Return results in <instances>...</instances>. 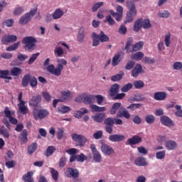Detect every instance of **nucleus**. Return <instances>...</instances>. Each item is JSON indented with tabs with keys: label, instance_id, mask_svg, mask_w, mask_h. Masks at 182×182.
Listing matches in <instances>:
<instances>
[{
	"label": "nucleus",
	"instance_id": "55",
	"mask_svg": "<svg viewBox=\"0 0 182 182\" xmlns=\"http://www.w3.org/2000/svg\"><path fill=\"white\" fill-rule=\"evenodd\" d=\"M158 16L159 18H169L170 17V12H168V11H159V14H158Z\"/></svg>",
	"mask_w": 182,
	"mask_h": 182
},
{
	"label": "nucleus",
	"instance_id": "33",
	"mask_svg": "<svg viewBox=\"0 0 182 182\" xmlns=\"http://www.w3.org/2000/svg\"><path fill=\"white\" fill-rule=\"evenodd\" d=\"M36 12H38V4H33V8L31 9L30 11L26 14L32 19L36 15Z\"/></svg>",
	"mask_w": 182,
	"mask_h": 182
},
{
	"label": "nucleus",
	"instance_id": "28",
	"mask_svg": "<svg viewBox=\"0 0 182 182\" xmlns=\"http://www.w3.org/2000/svg\"><path fill=\"white\" fill-rule=\"evenodd\" d=\"M117 117H124V119H130V113L127 110H119Z\"/></svg>",
	"mask_w": 182,
	"mask_h": 182
},
{
	"label": "nucleus",
	"instance_id": "58",
	"mask_svg": "<svg viewBox=\"0 0 182 182\" xmlns=\"http://www.w3.org/2000/svg\"><path fill=\"white\" fill-rule=\"evenodd\" d=\"M141 25H142V28H144V29H147L149 28H151V25L150 24V20L149 19H145V20H141Z\"/></svg>",
	"mask_w": 182,
	"mask_h": 182
},
{
	"label": "nucleus",
	"instance_id": "56",
	"mask_svg": "<svg viewBox=\"0 0 182 182\" xmlns=\"http://www.w3.org/2000/svg\"><path fill=\"white\" fill-rule=\"evenodd\" d=\"M173 70H182V63L180 61L173 63Z\"/></svg>",
	"mask_w": 182,
	"mask_h": 182
},
{
	"label": "nucleus",
	"instance_id": "7",
	"mask_svg": "<svg viewBox=\"0 0 182 182\" xmlns=\"http://www.w3.org/2000/svg\"><path fill=\"white\" fill-rule=\"evenodd\" d=\"M101 151L104 154V156H112V154H114V149L107 144H102Z\"/></svg>",
	"mask_w": 182,
	"mask_h": 182
},
{
	"label": "nucleus",
	"instance_id": "20",
	"mask_svg": "<svg viewBox=\"0 0 182 182\" xmlns=\"http://www.w3.org/2000/svg\"><path fill=\"white\" fill-rule=\"evenodd\" d=\"M134 164L136 166H138L139 167H143L145 166H147V160H146L144 157H138L135 159Z\"/></svg>",
	"mask_w": 182,
	"mask_h": 182
},
{
	"label": "nucleus",
	"instance_id": "8",
	"mask_svg": "<svg viewBox=\"0 0 182 182\" xmlns=\"http://www.w3.org/2000/svg\"><path fill=\"white\" fill-rule=\"evenodd\" d=\"M153 97L154 100H156L157 102H163L167 99V92L164 91L154 92Z\"/></svg>",
	"mask_w": 182,
	"mask_h": 182
},
{
	"label": "nucleus",
	"instance_id": "60",
	"mask_svg": "<svg viewBox=\"0 0 182 182\" xmlns=\"http://www.w3.org/2000/svg\"><path fill=\"white\" fill-rule=\"evenodd\" d=\"M132 87H133V84L129 82L122 87V92H123L124 93H126V92H129V90H130V89H132Z\"/></svg>",
	"mask_w": 182,
	"mask_h": 182
},
{
	"label": "nucleus",
	"instance_id": "27",
	"mask_svg": "<svg viewBox=\"0 0 182 182\" xmlns=\"http://www.w3.org/2000/svg\"><path fill=\"white\" fill-rule=\"evenodd\" d=\"M31 19L32 18L27 14H26L20 18L19 23H21V25H26V23L31 22Z\"/></svg>",
	"mask_w": 182,
	"mask_h": 182
},
{
	"label": "nucleus",
	"instance_id": "23",
	"mask_svg": "<svg viewBox=\"0 0 182 182\" xmlns=\"http://www.w3.org/2000/svg\"><path fill=\"white\" fill-rule=\"evenodd\" d=\"M70 110H72L70 107L65 105H60L57 108L58 113H60V114H65L70 112Z\"/></svg>",
	"mask_w": 182,
	"mask_h": 182
},
{
	"label": "nucleus",
	"instance_id": "10",
	"mask_svg": "<svg viewBox=\"0 0 182 182\" xmlns=\"http://www.w3.org/2000/svg\"><path fill=\"white\" fill-rule=\"evenodd\" d=\"M17 39H18V37H16V36L7 35V36H4L2 38L1 42H2L3 45H8V43H9L11 42H16Z\"/></svg>",
	"mask_w": 182,
	"mask_h": 182
},
{
	"label": "nucleus",
	"instance_id": "35",
	"mask_svg": "<svg viewBox=\"0 0 182 182\" xmlns=\"http://www.w3.org/2000/svg\"><path fill=\"white\" fill-rule=\"evenodd\" d=\"M20 140L21 143L25 144L28 141V130L23 129L22 133L21 134Z\"/></svg>",
	"mask_w": 182,
	"mask_h": 182
},
{
	"label": "nucleus",
	"instance_id": "19",
	"mask_svg": "<svg viewBox=\"0 0 182 182\" xmlns=\"http://www.w3.org/2000/svg\"><path fill=\"white\" fill-rule=\"evenodd\" d=\"M85 27H81L78 31L77 41L80 42V43H83V42H85Z\"/></svg>",
	"mask_w": 182,
	"mask_h": 182
},
{
	"label": "nucleus",
	"instance_id": "46",
	"mask_svg": "<svg viewBox=\"0 0 182 182\" xmlns=\"http://www.w3.org/2000/svg\"><path fill=\"white\" fill-rule=\"evenodd\" d=\"M103 5H105V3L103 1H100L94 4L92 8V12H96V11H97L99 8H102Z\"/></svg>",
	"mask_w": 182,
	"mask_h": 182
},
{
	"label": "nucleus",
	"instance_id": "14",
	"mask_svg": "<svg viewBox=\"0 0 182 182\" xmlns=\"http://www.w3.org/2000/svg\"><path fill=\"white\" fill-rule=\"evenodd\" d=\"M61 99L62 102H66L68 100H70V99H72L73 97V94L71 93L69 90H63L61 91Z\"/></svg>",
	"mask_w": 182,
	"mask_h": 182
},
{
	"label": "nucleus",
	"instance_id": "26",
	"mask_svg": "<svg viewBox=\"0 0 182 182\" xmlns=\"http://www.w3.org/2000/svg\"><path fill=\"white\" fill-rule=\"evenodd\" d=\"M90 108L91 109L92 113L95 112H106V107H99L96 105L92 104L90 105Z\"/></svg>",
	"mask_w": 182,
	"mask_h": 182
},
{
	"label": "nucleus",
	"instance_id": "42",
	"mask_svg": "<svg viewBox=\"0 0 182 182\" xmlns=\"http://www.w3.org/2000/svg\"><path fill=\"white\" fill-rule=\"evenodd\" d=\"M36 149H38V144H36V143H33L28 147V154H33V153H35L36 151Z\"/></svg>",
	"mask_w": 182,
	"mask_h": 182
},
{
	"label": "nucleus",
	"instance_id": "31",
	"mask_svg": "<svg viewBox=\"0 0 182 182\" xmlns=\"http://www.w3.org/2000/svg\"><path fill=\"white\" fill-rule=\"evenodd\" d=\"M10 73L11 76H19L22 73V69L18 67H14L11 69Z\"/></svg>",
	"mask_w": 182,
	"mask_h": 182
},
{
	"label": "nucleus",
	"instance_id": "40",
	"mask_svg": "<svg viewBox=\"0 0 182 182\" xmlns=\"http://www.w3.org/2000/svg\"><path fill=\"white\" fill-rule=\"evenodd\" d=\"M119 84H114L112 85L110 88L111 95L114 96V95H117V93H119Z\"/></svg>",
	"mask_w": 182,
	"mask_h": 182
},
{
	"label": "nucleus",
	"instance_id": "37",
	"mask_svg": "<svg viewBox=\"0 0 182 182\" xmlns=\"http://www.w3.org/2000/svg\"><path fill=\"white\" fill-rule=\"evenodd\" d=\"M49 170L53 180H55V181H58V178H59V172L53 168H49Z\"/></svg>",
	"mask_w": 182,
	"mask_h": 182
},
{
	"label": "nucleus",
	"instance_id": "18",
	"mask_svg": "<svg viewBox=\"0 0 182 182\" xmlns=\"http://www.w3.org/2000/svg\"><path fill=\"white\" fill-rule=\"evenodd\" d=\"M25 105H26V102H25V101L18 102L17 105L19 112H21V113H22L23 114H26V113H29L28 107L26 106Z\"/></svg>",
	"mask_w": 182,
	"mask_h": 182
},
{
	"label": "nucleus",
	"instance_id": "47",
	"mask_svg": "<svg viewBox=\"0 0 182 182\" xmlns=\"http://www.w3.org/2000/svg\"><path fill=\"white\" fill-rule=\"evenodd\" d=\"M155 117L153 114H149L145 117V122L148 123V124H153L154 123Z\"/></svg>",
	"mask_w": 182,
	"mask_h": 182
},
{
	"label": "nucleus",
	"instance_id": "17",
	"mask_svg": "<svg viewBox=\"0 0 182 182\" xmlns=\"http://www.w3.org/2000/svg\"><path fill=\"white\" fill-rule=\"evenodd\" d=\"M63 15H65V11H63V9L58 8L53 13L52 18L53 19H60Z\"/></svg>",
	"mask_w": 182,
	"mask_h": 182
},
{
	"label": "nucleus",
	"instance_id": "6",
	"mask_svg": "<svg viewBox=\"0 0 182 182\" xmlns=\"http://www.w3.org/2000/svg\"><path fill=\"white\" fill-rule=\"evenodd\" d=\"M116 11L117 12L113 10H109V13L117 22H119V21H122V18H123V6L120 5L117 6Z\"/></svg>",
	"mask_w": 182,
	"mask_h": 182
},
{
	"label": "nucleus",
	"instance_id": "24",
	"mask_svg": "<svg viewBox=\"0 0 182 182\" xmlns=\"http://www.w3.org/2000/svg\"><path fill=\"white\" fill-rule=\"evenodd\" d=\"M165 146L167 150H176L177 149V143L172 140L167 141Z\"/></svg>",
	"mask_w": 182,
	"mask_h": 182
},
{
	"label": "nucleus",
	"instance_id": "39",
	"mask_svg": "<svg viewBox=\"0 0 182 182\" xmlns=\"http://www.w3.org/2000/svg\"><path fill=\"white\" fill-rule=\"evenodd\" d=\"M93 156V160L96 162V163H100V161H102V154H100V152L97 151V152H94L92 154Z\"/></svg>",
	"mask_w": 182,
	"mask_h": 182
},
{
	"label": "nucleus",
	"instance_id": "43",
	"mask_svg": "<svg viewBox=\"0 0 182 182\" xmlns=\"http://www.w3.org/2000/svg\"><path fill=\"white\" fill-rule=\"evenodd\" d=\"M135 89H143L144 87V82L141 80H136L133 82Z\"/></svg>",
	"mask_w": 182,
	"mask_h": 182
},
{
	"label": "nucleus",
	"instance_id": "15",
	"mask_svg": "<svg viewBox=\"0 0 182 182\" xmlns=\"http://www.w3.org/2000/svg\"><path fill=\"white\" fill-rule=\"evenodd\" d=\"M160 120L162 124H164V126H166L167 127H170L171 126H174V123L173 122L171 119H170L167 116L161 117Z\"/></svg>",
	"mask_w": 182,
	"mask_h": 182
},
{
	"label": "nucleus",
	"instance_id": "64",
	"mask_svg": "<svg viewBox=\"0 0 182 182\" xmlns=\"http://www.w3.org/2000/svg\"><path fill=\"white\" fill-rule=\"evenodd\" d=\"M102 136H103V131L102 130H99L93 134V137L96 140H99V139H100Z\"/></svg>",
	"mask_w": 182,
	"mask_h": 182
},
{
	"label": "nucleus",
	"instance_id": "32",
	"mask_svg": "<svg viewBox=\"0 0 182 182\" xmlns=\"http://www.w3.org/2000/svg\"><path fill=\"white\" fill-rule=\"evenodd\" d=\"M144 57V53L142 52H137L135 54L131 55V59L134 60H141Z\"/></svg>",
	"mask_w": 182,
	"mask_h": 182
},
{
	"label": "nucleus",
	"instance_id": "41",
	"mask_svg": "<svg viewBox=\"0 0 182 182\" xmlns=\"http://www.w3.org/2000/svg\"><path fill=\"white\" fill-rule=\"evenodd\" d=\"M144 45V43H143V41H139L132 46V50H134V52H137V50H140V49L143 48Z\"/></svg>",
	"mask_w": 182,
	"mask_h": 182
},
{
	"label": "nucleus",
	"instance_id": "21",
	"mask_svg": "<svg viewBox=\"0 0 182 182\" xmlns=\"http://www.w3.org/2000/svg\"><path fill=\"white\" fill-rule=\"evenodd\" d=\"M124 136L119 134H112L109 136V140L113 142L123 141Z\"/></svg>",
	"mask_w": 182,
	"mask_h": 182
},
{
	"label": "nucleus",
	"instance_id": "25",
	"mask_svg": "<svg viewBox=\"0 0 182 182\" xmlns=\"http://www.w3.org/2000/svg\"><path fill=\"white\" fill-rule=\"evenodd\" d=\"M106 117V114L105 113H99L92 117L93 120H95L97 123H102L105 118Z\"/></svg>",
	"mask_w": 182,
	"mask_h": 182
},
{
	"label": "nucleus",
	"instance_id": "16",
	"mask_svg": "<svg viewBox=\"0 0 182 182\" xmlns=\"http://www.w3.org/2000/svg\"><path fill=\"white\" fill-rule=\"evenodd\" d=\"M122 59H123V56L121 53H116L112 58V66H117L120 62H122Z\"/></svg>",
	"mask_w": 182,
	"mask_h": 182
},
{
	"label": "nucleus",
	"instance_id": "12",
	"mask_svg": "<svg viewBox=\"0 0 182 182\" xmlns=\"http://www.w3.org/2000/svg\"><path fill=\"white\" fill-rule=\"evenodd\" d=\"M139 143H141V137L139 136H134L132 138H129L127 139L126 144L133 146L134 144H139Z\"/></svg>",
	"mask_w": 182,
	"mask_h": 182
},
{
	"label": "nucleus",
	"instance_id": "49",
	"mask_svg": "<svg viewBox=\"0 0 182 182\" xmlns=\"http://www.w3.org/2000/svg\"><path fill=\"white\" fill-rule=\"evenodd\" d=\"M143 106V104L141 103H136V104H132L131 105L128 106L127 109H130L132 111L137 110V109H140Z\"/></svg>",
	"mask_w": 182,
	"mask_h": 182
},
{
	"label": "nucleus",
	"instance_id": "45",
	"mask_svg": "<svg viewBox=\"0 0 182 182\" xmlns=\"http://www.w3.org/2000/svg\"><path fill=\"white\" fill-rule=\"evenodd\" d=\"M164 42L166 46L168 48V46H170V43L171 42V33L169 32L165 35Z\"/></svg>",
	"mask_w": 182,
	"mask_h": 182
},
{
	"label": "nucleus",
	"instance_id": "4",
	"mask_svg": "<svg viewBox=\"0 0 182 182\" xmlns=\"http://www.w3.org/2000/svg\"><path fill=\"white\" fill-rule=\"evenodd\" d=\"M22 43L25 45L24 48L26 50H29L31 52L35 50L36 39L32 36H28L23 38Z\"/></svg>",
	"mask_w": 182,
	"mask_h": 182
},
{
	"label": "nucleus",
	"instance_id": "38",
	"mask_svg": "<svg viewBox=\"0 0 182 182\" xmlns=\"http://www.w3.org/2000/svg\"><path fill=\"white\" fill-rule=\"evenodd\" d=\"M133 28L134 32H139L141 29V28H143L141 24V19H138L136 21H135Z\"/></svg>",
	"mask_w": 182,
	"mask_h": 182
},
{
	"label": "nucleus",
	"instance_id": "50",
	"mask_svg": "<svg viewBox=\"0 0 182 182\" xmlns=\"http://www.w3.org/2000/svg\"><path fill=\"white\" fill-rule=\"evenodd\" d=\"M21 42H17L14 43L13 45L9 46L6 48L7 52H12L14 50H16L17 48H19V45H20Z\"/></svg>",
	"mask_w": 182,
	"mask_h": 182
},
{
	"label": "nucleus",
	"instance_id": "13",
	"mask_svg": "<svg viewBox=\"0 0 182 182\" xmlns=\"http://www.w3.org/2000/svg\"><path fill=\"white\" fill-rule=\"evenodd\" d=\"M42 100V97L41 95H36L32 97L31 99L29 100L28 105L29 106H33L34 107H36L38 105H39V102Z\"/></svg>",
	"mask_w": 182,
	"mask_h": 182
},
{
	"label": "nucleus",
	"instance_id": "34",
	"mask_svg": "<svg viewBox=\"0 0 182 182\" xmlns=\"http://www.w3.org/2000/svg\"><path fill=\"white\" fill-rule=\"evenodd\" d=\"M98 39L102 43L103 42H109V36L105 34V32L101 31L100 34H98Z\"/></svg>",
	"mask_w": 182,
	"mask_h": 182
},
{
	"label": "nucleus",
	"instance_id": "5",
	"mask_svg": "<svg viewBox=\"0 0 182 182\" xmlns=\"http://www.w3.org/2000/svg\"><path fill=\"white\" fill-rule=\"evenodd\" d=\"M33 114L35 120H42V119H45V117H48V116H49V111L45 109H40L38 111L34 109Z\"/></svg>",
	"mask_w": 182,
	"mask_h": 182
},
{
	"label": "nucleus",
	"instance_id": "22",
	"mask_svg": "<svg viewBox=\"0 0 182 182\" xmlns=\"http://www.w3.org/2000/svg\"><path fill=\"white\" fill-rule=\"evenodd\" d=\"M64 53H65V50L62 47H60V46H55L54 49L55 56H56L57 58H63Z\"/></svg>",
	"mask_w": 182,
	"mask_h": 182
},
{
	"label": "nucleus",
	"instance_id": "9",
	"mask_svg": "<svg viewBox=\"0 0 182 182\" xmlns=\"http://www.w3.org/2000/svg\"><path fill=\"white\" fill-rule=\"evenodd\" d=\"M65 176L70 178H77V177H79V171L72 168H68L65 171Z\"/></svg>",
	"mask_w": 182,
	"mask_h": 182
},
{
	"label": "nucleus",
	"instance_id": "62",
	"mask_svg": "<svg viewBox=\"0 0 182 182\" xmlns=\"http://www.w3.org/2000/svg\"><path fill=\"white\" fill-rule=\"evenodd\" d=\"M105 22H108L109 25H114L116 23V21H114V19H113L111 15L106 16Z\"/></svg>",
	"mask_w": 182,
	"mask_h": 182
},
{
	"label": "nucleus",
	"instance_id": "11",
	"mask_svg": "<svg viewBox=\"0 0 182 182\" xmlns=\"http://www.w3.org/2000/svg\"><path fill=\"white\" fill-rule=\"evenodd\" d=\"M144 70H143V67L141 65L136 64L134 68L132 71V77H137L140 73H144Z\"/></svg>",
	"mask_w": 182,
	"mask_h": 182
},
{
	"label": "nucleus",
	"instance_id": "2",
	"mask_svg": "<svg viewBox=\"0 0 182 182\" xmlns=\"http://www.w3.org/2000/svg\"><path fill=\"white\" fill-rule=\"evenodd\" d=\"M127 6L129 11L127 12V16L124 21L125 23H129L136 18L137 15V9H136V4H134L132 1H127Z\"/></svg>",
	"mask_w": 182,
	"mask_h": 182
},
{
	"label": "nucleus",
	"instance_id": "30",
	"mask_svg": "<svg viewBox=\"0 0 182 182\" xmlns=\"http://www.w3.org/2000/svg\"><path fill=\"white\" fill-rule=\"evenodd\" d=\"M92 46H99V43H100V40H99V34L96 33H92Z\"/></svg>",
	"mask_w": 182,
	"mask_h": 182
},
{
	"label": "nucleus",
	"instance_id": "52",
	"mask_svg": "<svg viewBox=\"0 0 182 182\" xmlns=\"http://www.w3.org/2000/svg\"><path fill=\"white\" fill-rule=\"evenodd\" d=\"M14 23H15V21L12 18H10L4 21L3 23V25H4V26H6L7 28H11V26H14Z\"/></svg>",
	"mask_w": 182,
	"mask_h": 182
},
{
	"label": "nucleus",
	"instance_id": "57",
	"mask_svg": "<svg viewBox=\"0 0 182 182\" xmlns=\"http://www.w3.org/2000/svg\"><path fill=\"white\" fill-rule=\"evenodd\" d=\"M156 157L157 160H163V159H164V157H166V151H158L156 154Z\"/></svg>",
	"mask_w": 182,
	"mask_h": 182
},
{
	"label": "nucleus",
	"instance_id": "48",
	"mask_svg": "<svg viewBox=\"0 0 182 182\" xmlns=\"http://www.w3.org/2000/svg\"><path fill=\"white\" fill-rule=\"evenodd\" d=\"M181 105H176L175 106V116L176 117H182V109H181Z\"/></svg>",
	"mask_w": 182,
	"mask_h": 182
},
{
	"label": "nucleus",
	"instance_id": "61",
	"mask_svg": "<svg viewBox=\"0 0 182 182\" xmlns=\"http://www.w3.org/2000/svg\"><path fill=\"white\" fill-rule=\"evenodd\" d=\"M42 95H43V99H45L46 102H50V100H52V95H50L49 92H42Z\"/></svg>",
	"mask_w": 182,
	"mask_h": 182
},
{
	"label": "nucleus",
	"instance_id": "44",
	"mask_svg": "<svg viewBox=\"0 0 182 182\" xmlns=\"http://www.w3.org/2000/svg\"><path fill=\"white\" fill-rule=\"evenodd\" d=\"M0 75L4 79H8V80H12V77L8 76L9 75V70H0Z\"/></svg>",
	"mask_w": 182,
	"mask_h": 182
},
{
	"label": "nucleus",
	"instance_id": "63",
	"mask_svg": "<svg viewBox=\"0 0 182 182\" xmlns=\"http://www.w3.org/2000/svg\"><path fill=\"white\" fill-rule=\"evenodd\" d=\"M85 160H87V156H85V154H80V155H77V161L83 163Z\"/></svg>",
	"mask_w": 182,
	"mask_h": 182
},
{
	"label": "nucleus",
	"instance_id": "53",
	"mask_svg": "<svg viewBox=\"0 0 182 182\" xmlns=\"http://www.w3.org/2000/svg\"><path fill=\"white\" fill-rule=\"evenodd\" d=\"M95 99H96L97 105H102V103H103V100H105V97L102 95H94V101Z\"/></svg>",
	"mask_w": 182,
	"mask_h": 182
},
{
	"label": "nucleus",
	"instance_id": "51",
	"mask_svg": "<svg viewBox=\"0 0 182 182\" xmlns=\"http://www.w3.org/2000/svg\"><path fill=\"white\" fill-rule=\"evenodd\" d=\"M29 82H31V75H26L22 80L23 86H27L28 85H29Z\"/></svg>",
	"mask_w": 182,
	"mask_h": 182
},
{
	"label": "nucleus",
	"instance_id": "36",
	"mask_svg": "<svg viewBox=\"0 0 182 182\" xmlns=\"http://www.w3.org/2000/svg\"><path fill=\"white\" fill-rule=\"evenodd\" d=\"M33 176V172H28L27 173H26L23 176V181H25V182L33 181V178H32Z\"/></svg>",
	"mask_w": 182,
	"mask_h": 182
},
{
	"label": "nucleus",
	"instance_id": "29",
	"mask_svg": "<svg viewBox=\"0 0 182 182\" xmlns=\"http://www.w3.org/2000/svg\"><path fill=\"white\" fill-rule=\"evenodd\" d=\"M122 107V103H114L112 106L111 109L109 110L110 114H116L117 113V110Z\"/></svg>",
	"mask_w": 182,
	"mask_h": 182
},
{
	"label": "nucleus",
	"instance_id": "3",
	"mask_svg": "<svg viewBox=\"0 0 182 182\" xmlns=\"http://www.w3.org/2000/svg\"><path fill=\"white\" fill-rule=\"evenodd\" d=\"M77 103H83L84 105H92L95 102V95H89L82 93L77 96L75 99Z\"/></svg>",
	"mask_w": 182,
	"mask_h": 182
},
{
	"label": "nucleus",
	"instance_id": "54",
	"mask_svg": "<svg viewBox=\"0 0 182 182\" xmlns=\"http://www.w3.org/2000/svg\"><path fill=\"white\" fill-rule=\"evenodd\" d=\"M4 114H6V117L10 119V117H12L15 114V111H11L9 107H6L4 109Z\"/></svg>",
	"mask_w": 182,
	"mask_h": 182
},
{
	"label": "nucleus",
	"instance_id": "1",
	"mask_svg": "<svg viewBox=\"0 0 182 182\" xmlns=\"http://www.w3.org/2000/svg\"><path fill=\"white\" fill-rule=\"evenodd\" d=\"M68 65V61L63 58L57 59V66L56 68L53 64H51L46 67V70L50 75H54V76H60L62 75V71L63 70L65 66Z\"/></svg>",
	"mask_w": 182,
	"mask_h": 182
},
{
	"label": "nucleus",
	"instance_id": "59",
	"mask_svg": "<svg viewBox=\"0 0 182 182\" xmlns=\"http://www.w3.org/2000/svg\"><path fill=\"white\" fill-rule=\"evenodd\" d=\"M55 150H56V149H55L54 146H49L46 150V156H47V157L52 156L53 153H55Z\"/></svg>",
	"mask_w": 182,
	"mask_h": 182
}]
</instances>
